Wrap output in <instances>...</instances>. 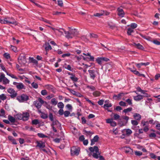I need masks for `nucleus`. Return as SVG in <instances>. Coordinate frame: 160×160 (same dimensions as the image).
I'll use <instances>...</instances> for the list:
<instances>
[{
    "instance_id": "obj_1",
    "label": "nucleus",
    "mask_w": 160,
    "mask_h": 160,
    "mask_svg": "<svg viewBox=\"0 0 160 160\" xmlns=\"http://www.w3.org/2000/svg\"><path fill=\"white\" fill-rule=\"evenodd\" d=\"M0 22L2 24H12L17 25V23L16 21L12 18L7 17L2 19L0 18Z\"/></svg>"
},
{
    "instance_id": "obj_2",
    "label": "nucleus",
    "mask_w": 160,
    "mask_h": 160,
    "mask_svg": "<svg viewBox=\"0 0 160 160\" xmlns=\"http://www.w3.org/2000/svg\"><path fill=\"white\" fill-rule=\"evenodd\" d=\"M89 149L91 152H95L96 153H93L92 155L93 157L96 158H99V155L100 153L99 152V149L98 147L95 146L93 147H90Z\"/></svg>"
},
{
    "instance_id": "obj_3",
    "label": "nucleus",
    "mask_w": 160,
    "mask_h": 160,
    "mask_svg": "<svg viewBox=\"0 0 160 160\" xmlns=\"http://www.w3.org/2000/svg\"><path fill=\"white\" fill-rule=\"evenodd\" d=\"M58 31L61 33V35H63V32L65 34V37L68 39L72 38V37L71 36L69 32H67L64 29L62 28H60L59 29H56V31Z\"/></svg>"
},
{
    "instance_id": "obj_4",
    "label": "nucleus",
    "mask_w": 160,
    "mask_h": 160,
    "mask_svg": "<svg viewBox=\"0 0 160 160\" xmlns=\"http://www.w3.org/2000/svg\"><path fill=\"white\" fill-rule=\"evenodd\" d=\"M80 149L79 147H73L71 149V153L72 156H78V155Z\"/></svg>"
},
{
    "instance_id": "obj_5",
    "label": "nucleus",
    "mask_w": 160,
    "mask_h": 160,
    "mask_svg": "<svg viewBox=\"0 0 160 160\" xmlns=\"http://www.w3.org/2000/svg\"><path fill=\"white\" fill-rule=\"evenodd\" d=\"M29 99L28 96L25 94H22L21 95L18 96L17 97V99L20 102H23L27 101Z\"/></svg>"
},
{
    "instance_id": "obj_6",
    "label": "nucleus",
    "mask_w": 160,
    "mask_h": 160,
    "mask_svg": "<svg viewBox=\"0 0 160 160\" xmlns=\"http://www.w3.org/2000/svg\"><path fill=\"white\" fill-rule=\"evenodd\" d=\"M18 61L22 66L24 65L27 62L26 57L23 54H20L18 58Z\"/></svg>"
},
{
    "instance_id": "obj_7",
    "label": "nucleus",
    "mask_w": 160,
    "mask_h": 160,
    "mask_svg": "<svg viewBox=\"0 0 160 160\" xmlns=\"http://www.w3.org/2000/svg\"><path fill=\"white\" fill-rule=\"evenodd\" d=\"M43 103L44 101L41 98H39L38 100L34 102V104L38 108H39Z\"/></svg>"
},
{
    "instance_id": "obj_8",
    "label": "nucleus",
    "mask_w": 160,
    "mask_h": 160,
    "mask_svg": "<svg viewBox=\"0 0 160 160\" xmlns=\"http://www.w3.org/2000/svg\"><path fill=\"white\" fill-rule=\"evenodd\" d=\"M7 91L10 94V97L12 98L15 97L17 95V93L12 88H9L8 89Z\"/></svg>"
},
{
    "instance_id": "obj_9",
    "label": "nucleus",
    "mask_w": 160,
    "mask_h": 160,
    "mask_svg": "<svg viewBox=\"0 0 160 160\" xmlns=\"http://www.w3.org/2000/svg\"><path fill=\"white\" fill-rule=\"evenodd\" d=\"M13 84L15 85L17 89H25L24 84L22 83H18L16 82H13Z\"/></svg>"
},
{
    "instance_id": "obj_10",
    "label": "nucleus",
    "mask_w": 160,
    "mask_h": 160,
    "mask_svg": "<svg viewBox=\"0 0 160 160\" xmlns=\"http://www.w3.org/2000/svg\"><path fill=\"white\" fill-rule=\"evenodd\" d=\"M36 143V147L39 148L40 149L44 148L45 147V142L42 141H37Z\"/></svg>"
},
{
    "instance_id": "obj_11",
    "label": "nucleus",
    "mask_w": 160,
    "mask_h": 160,
    "mask_svg": "<svg viewBox=\"0 0 160 160\" xmlns=\"http://www.w3.org/2000/svg\"><path fill=\"white\" fill-rule=\"evenodd\" d=\"M109 14V13L106 11H102L100 12L94 14V16L96 17H100L102 15H107Z\"/></svg>"
},
{
    "instance_id": "obj_12",
    "label": "nucleus",
    "mask_w": 160,
    "mask_h": 160,
    "mask_svg": "<svg viewBox=\"0 0 160 160\" xmlns=\"http://www.w3.org/2000/svg\"><path fill=\"white\" fill-rule=\"evenodd\" d=\"M22 120L26 121L28 120L29 117V114L27 112H23L22 113Z\"/></svg>"
},
{
    "instance_id": "obj_13",
    "label": "nucleus",
    "mask_w": 160,
    "mask_h": 160,
    "mask_svg": "<svg viewBox=\"0 0 160 160\" xmlns=\"http://www.w3.org/2000/svg\"><path fill=\"white\" fill-rule=\"evenodd\" d=\"M106 121V122L110 123L112 126L115 127L116 125V123L115 122L113 121V119H108Z\"/></svg>"
},
{
    "instance_id": "obj_14",
    "label": "nucleus",
    "mask_w": 160,
    "mask_h": 160,
    "mask_svg": "<svg viewBox=\"0 0 160 160\" xmlns=\"http://www.w3.org/2000/svg\"><path fill=\"white\" fill-rule=\"evenodd\" d=\"M88 72L90 75V78L94 80L96 77L95 71L94 70H89Z\"/></svg>"
},
{
    "instance_id": "obj_15",
    "label": "nucleus",
    "mask_w": 160,
    "mask_h": 160,
    "mask_svg": "<svg viewBox=\"0 0 160 160\" xmlns=\"http://www.w3.org/2000/svg\"><path fill=\"white\" fill-rule=\"evenodd\" d=\"M144 96L141 95H138L136 96L133 97V99L136 101H138L142 99Z\"/></svg>"
},
{
    "instance_id": "obj_16",
    "label": "nucleus",
    "mask_w": 160,
    "mask_h": 160,
    "mask_svg": "<svg viewBox=\"0 0 160 160\" xmlns=\"http://www.w3.org/2000/svg\"><path fill=\"white\" fill-rule=\"evenodd\" d=\"M118 15L121 17H124V13L122 9L120 8H118L117 9Z\"/></svg>"
},
{
    "instance_id": "obj_17",
    "label": "nucleus",
    "mask_w": 160,
    "mask_h": 160,
    "mask_svg": "<svg viewBox=\"0 0 160 160\" xmlns=\"http://www.w3.org/2000/svg\"><path fill=\"white\" fill-rule=\"evenodd\" d=\"M52 123L51 124V126H56L57 127L58 126L60 127V128L61 127V124L59 122L58 120L55 119L54 120L52 121Z\"/></svg>"
},
{
    "instance_id": "obj_18",
    "label": "nucleus",
    "mask_w": 160,
    "mask_h": 160,
    "mask_svg": "<svg viewBox=\"0 0 160 160\" xmlns=\"http://www.w3.org/2000/svg\"><path fill=\"white\" fill-rule=\"evenodd\" d=\"M99 137L97 135L94 136L93 138L91 140V145H93L95 144V143L97 142L98 140Z\"/></svg>"
},
{
    "instance_id": "obj_19",
    "label": "nucleus",
    "mask_w": 160,
    "mask_h": 160,
    "mask_svg": "<svg viewBox=\"0 0 160 160\" xmlns=\"http://www.w3.org/2000/svg\"><path fill=\"white\" fill-rule=\"evenodd\" d=\"M69 32L71 36L73 37V36H76L78 35V32L76 29H72L71 32V33Z\"/></svg>"
},
{
    "instance_id": "obj_20",
    "label": "nucleus",
    "mask_w": 160,
    "mask_h": 160,
    "mask_svg": "<svg viewBox=\"0 0 160 160\" xmlns=\"http://www.w3.org/2000/svg\"><path fill=\"white\" fill-rule=\"evenodd\" d=\"M133 116L134 118L137 120L139 121L141 118V115L139 114L138 113H134Z\"/></svg>"
},
{
    "instance_id": "obj_21",
    "label": "nucleus",
    "mask_w": 160,
    "mask_h": 160,
    "mask_svg": "<svg viewBox=\"0 0 160 160\" xmlns=\"http://www.w3.org/2000/svg\"><path fill=\"white\" fill-rule=\"evenodd\" d=\"M29 62L30 63H32L35 64H37L38 63L37 61L34 59L33 58L29 57Z\"/></svg>"
},
{
    "instance_id": "obj_22",
    "label": "nucleus",
    "mask_w": 160,
    "mask_h": 160,
    "mask_svg": "<svg viewBox=\"0 0 160 160\" xmlns=\"http://www.w3.org/2000/svg\"><path fill=\"white\" fill-rule=\"evenodd\" d=\"M22 114L21 113H18L16 114L15 116V118L18 120H22Z\"/></svg>"
},
{
    "instance_id": "obj_23",
    "label": "nucleus",
    "mask_w": 160,
    "mask_h": 160,
    "mask_svg": "<svg viewBox=\"0 0 160 160\" xmlns=\"http://www.w3.org/2000/svg\"><path fill=\"white\" fill-rule=\"evenodd\" d=\"M8 119L11 122H14L15 121V119L12 116L9 115L8 116Z\"/></svg>"
},
{
    "instance_id": "obj_24",
    "label": "nucleus",
    "mask_w": 160,
    "mask_h": 160,
    "mask_svg": "<svg viewBox=\"0 0 160 160\" xmlns=\"http://www.w3.org/2000/svg\"><path fill=\"white\" fill-rule=\"evenodd\" d=\"M124 94L123 93H120L118 94L117 95H115L113 96V98L117 99H119L122 96V95Z\"/></svg>"
},
{
    "instance_id": "obj_25",
    "label": "nucleus",
    "mask_w": 160,
    "mask_h": 160,
    "mask_svg": "<svg viewBox=\"0 0 160 160\" xmlns=\"http://www.w3.org/2000/svg\"><path fill=\"white\" fill-rule=\"evenodd\" d=\"M96 61L100 65H102L103 62L101 57L98 58L96 59Z\"/></svg>"
},
{
    "instance_id": "obj_26",
    "label": "nucleus",
    "mask_w": 160,
    "mask_h": 160,
    "mask_svg": "<svg viewBox=\"0 0 160 160\" xmlns=\"http://www.w3.org/2000/svg\"><path fill=\"white\" fill-rule=\"evenodd\" d=\"M51 102L52 104L54 106H56L58 103V101L55 98H52L51 100Z\"/></svg>"
},
{
    "instance_id": "obj_27",
    "label": "nucleus",
    "mask_w": 160,
    "mask_h": 160,
    "mask_svg": "<svg viewBox=\"0 0 160 160\" xmlns=\"http://www.w3.org/2000/svg\"><path fill=\"white\" fill-rule=\"evenodd\" d=\"M45 45L46 47L45 48V49L46 51H47V50H49L52 49V47L48 43H46L45 44Z\"/></svg>"
},
{
    "instance_id": "obj_28",
    "label": "nucleus",
    "mask_w": 160,
    "mask_h": 160,
    "mask_svg": "<svg viewBox=\"0 0 160 160\" xmlns=\"http://www.w3.org/2000/svg\"><path fill=\"white\" fill-rule=\"evenodd\" d=\"M41 117L42 118L45 119L48 117V114L44 112H42Z\"/></svg>"
},
{
    "instance_id": "obj_29",
    "label": "nucleus",
    "mask_w": 160,
    "mask_h": 160,
    "mask_svg": "<svg viewBox=\"0 0 160 160\" xmlns=\"http://www.w3.org/2000/svg\"><path fill=\"white\" fill-rule=\"evenodd\" d=\"M92 94L95 97L99 96L101 94V92L98 91H95Z\"/></svg>"
},
{
    "instance_id": "obj_30",
    "label": "nucleus",
    "mask_w": 160,
    "mask_h": 160,
    "mask_svg": "<svg viewBox=\"0 0 160 160\" xmlns=\"http://www.w3.org/2000/svg\"><path fill=\"white\" fill-rule=\"evenodd\" d=\"M125 152L126 153H132V150L129 147H126L125 149Z\"/></svg>"
},
{
    "instance_id": "obj_31",
    "label": "nucleus",
    "mask_w": 160,
    "mask_h": 160,
    "mask_svg": "<svg viewBox=\"0 0 160 160\" xmlns=\"http://www.w3.org/2000/svg\"><path fill=\"white\" fill-rule=\"evenodd\" d=\"M58 104V107L60 109H63L64 107L63 103L62 102H60Z\"/></svg>"
},
{
    "instance_id": "obj_32",
    "label": "nucleus",
    "mask_w": 160,
    "mask_h": 160,
    "mask_svg": "<svg viewBox=\"0 0 160 160\" xmlns=\"http://www.w3.org/2000/svg\"><path fill=\"white\" fill-rule=\"evenodd\" d=\"M133 44L135 46L139 49H142L143 48V46L139 43H134Z\"/></svg>"
},
{
    "instance_id": "obj_33",
    "label": "nucleus",
    "mask_w": 160,
    "mask_h": 160,
    "mask_svg": "<svg viewBox=\"0 0 160 160\" xmlns=\"http://www.w3.org/2000/svg\"><path fill=\"white\" fill-rule=\"evenodd\" d=\"M132 110V108H131V107L128 108H127L124 109L123 110V112H125V113H127L128 112H130Z\"/></svg>"
},
{
    "instance_id": "obj_34",
    "label": "nucleus",
    "mask_w": 160,
    "mask_h": 160,
    "mask_svg": "<svg viewBox=\"0 0 160 160\" xmlns=\"http://www.w3.org/2000/svg\"><path fill=\"white\" fill-rule=\"evenodd\" d=\"M32 124L33 125H37L39 123V120L38 119H35L32 121Z\"/></svg>"
},
{
    "instance_id": "obj_35",
    "label": "nucleus",
    "mask_w": 160,
    "mask_h": 160,
    "mask_svg": "<svg viewBox=\"0 0 160 160\" xmlns=\"http://www.w3.org/2000/svg\"><path fill=\"white\" fill-rule=\"evenodd\" d=\"M3 81V83L4 84H8L9 83V81L6 78H4V79L2 81Z\"/></svg>"
},
{
    "instance_id": "obj_36",
    "label": "nucleus",
    "mask_w": 160,
    "mask_h": 160,
    "mask_svg": "<svg viewBox=\"0 0 160 160\" xmlns=\"http://www.w3.org/2000/svg\"><path fill=\"white\" fill-rule=\"evenodd\" d=\"M7 98V97L6 95L4 94H2L0 95V99L4 101Z\"/></svg>"
},
{
    "instance_id": "obj_37",
    "label": "nucleus",
    "mask_w": 160,
    "mask_h": 160,
    "mask_svg": "<svg viewBox=\"0 0 160 160\" xmlns=\"http://www.w3.org/2000/svg\"><path fill=\"white\" fill-rule=\"evenodd\" d=\"M134 153L135 155L137 156H140L142 155V152L141 151H135Z\"/></svg>"
},
{
    "instance_id": "obj_38",
    "label": "nucleus",
    "mask_w": 160,
    "mask_h": 160,
    "mask_svg": "<svg viewBox=\"0 0 160 160\" xmlns=\"http://www.w3.org/2000/svg\"><path fill=\"white\" fill-rule=\"evenodd\" d=\"M31 85L32 87L35 89H37L38 88V85L37 83L34 82H33L32 84Z\"/></svg>"
},
{
    "instance_id": "obj_39",
    "label": "nucleus",
    "mask_w": 160,
    "mask_h": 160,
    "mask_svg": "<svg viewBox=\"0 0 160 160\" xmlns=\"http://www.w3.org/2000/svg\"><path fill=\"white\" fill-rule=\"evenodd\" d=\"M70 78L74 82H77L78 80V78L74 75H72L70 77Z\"/></svg>"
},
{
    "instance_id": "obj_40",
    "label": "nucleus",
    "mask_w": 160,
    "mask_h": 160,
    "mask_svg": "<svg viewBox=\"0 0 160 160\" xmlns=\"http://www.w3.org/2000/svg\"><path fill=\"white\" fill-rule=\"evenodd\" d=\"M49 118L50 121L52 122L54 120V117L52 113H50L49 115Z\"/></svg>"
},
{
    "instance_id": "obj_41",
    "label": "nucleus",
    "mask_w": 160,
    "mask_h": 160,
    "mask_svg": "<svg viewBox=\"0 0 160 160\" xmlns=\"http://www.w3.org/2000/svg\"><path fill=\"white\" fill-rule=\"evenodd\" d=\"M133 31V29L129 28L128 29L127 33L128 35H130L132 32Z\"/></svg>"
},
{
    "instance_id": "obj_42",
    "label": "nucleus",
    "mask_w": 160,
    "mask_h": 160,
    "mask_svg": "<svg viewBox=\"0 0 160 160\" xmlns=\"http://www.w3.org/2000/svg\"><path fill=\"white\" fill-rule=\"evenodd\" d=\"M63 114L65 117H68L70 114V112L69 111H66L64 112Z\"/></svg>"
},
{
    "instance_id": "obj_43",
    "label": "nucleus",
    "mask_w": 160,
    "mask_h": 160,
    "mask_svg": "<svg viewBox=\"0 0 160 160\" xmlns=\"http://www.w3.org/2000/svg\"><path fill=\"white\" fill-rule=\"evenodd\" d=\"M132 124L134 125H137L138 124V122L135 120H132L131 121Z\"/></svg>"
},
{
    "instance_id": "obj_44",
    "label": "nucleus",
    "mask_w": 160,
    "mask_h": 160,
    "mask_svg": "<svg viewBox=\"0 0 160 160\" xmlns=\"http://www.w3.org/2000/svg\"><path fill=\"white\" fill-rule=\"evenodd\" d=\"M152 100L151 98H147L146 101V103H151L152 102Z\"/></svg>"
},
{
    "instance_id": "obj_45",
    "label": "nucleus",
    "mask_w": 160,
    "mask_h": 160,
    "mask_svg": "<svg viewBox=\"0 0 160 160\" xmlns=\"http://www.w3.org/2000/svg\"><path fill=\"white\" fill-rule=\"evenodd\" d=\"M148 122H149V123H150L151 124H154L155 123L157 124V123L158 122L156 121H154L153 119H151L149 120V121H148Z\"/></svg>"
},
{
    "instance_id": "obj_46",
    "label": "nucleus",
    "mask_w": 160,
    "mask_h": 160,
    "mask_svg": "<svg viewBox=\"0 0 160 160\" xmlns=\"http://www.w3.org/2000/svg\"><path fill=\"white\" fill-rule=\"evenodd\" d=\"M132 132V131L130 129H128L126 130V134L128 135L131 134Z\"/></svg>"
},
{
    "instance_id": "obj_47",
    "label": "nucleus",
    "mask_w": 160,
    "mask_h": 160,
    "mask_svg": "<svg viewBox=\"0 0 160 160\" xmlns=\"http://www.w3.org/2000/svg\"><path fill=\"white\" fill-rule=\"evenodd\" d=\"M149 122L148 121H142L141 122V124L143 126H145L147 125L148 124Z\"/></svg>"
},
{
    "instance_id": "obj_48",
    "label": "nucleus",
    "mask_w": 160,
    "mask_h": 160,
    "mask_svg": "<svg viewBox=\"0 0 160 160\" xmlns=\"http://www.w3.org/2000/svg\"><path fill=\"white\" fill-rule=\"evenodd\" d=\"M38 135L40 138H44L47 137V136L42 133H38Z\"/></svg>"
},
{
    "instance_id": "obj_49",
    "label": "nucleus",
    "mask_w": 160,
    "mask_h": 160,
    "mask_svg": "<svg viewBox=\"0 0 160 160\" xmlns=\"http://www.w3.org/2000/svg\"><path fill=\"white\" fill-rule=\"evenodd\" d=\"M58 5L62 7L63 6V3L62 0H58Z\"/></svg>"
},
{
    "instance_id": "obj_50",
    "label": "nucleus",
    "mask_w": 160,
    "mask_h": 160,
    "mask_svg": "<svg viewBox=\"0 0 160 160\" xmlns=\"http://www.w3.org/2000/svg\"><path fill=\"white\" fill-rule=\"evenodd\" d=\"M41 94L43 96L46 95L47 94V92L46 90H42L41 92Z\"/></svg>"
},
{
    "instance_id": "obj_51",
    "label": "nucleus",
    "mask_w": 160,
    "mask_h": 160,
    "mask_svg": "<svg viewBox=\"0 0 160 160\" xmlns=\"http://www.w3.org/2000/svg\"><path fill=\"white\" fill-rule=\"evenodd\" d=\"M119 104L121 106H127L126 103L125 102H123L122 101H121L119 102Z\"/></svg>"
},
{
    "instance_id": "obj_52",
    "label": "nucleus",
    "mask_w": 160,
    "mask_h": 160,
    "mask_svg": "<svg viewBox=\"0 0 160 160\" xmlns=\"http://www.w3.org/2000/svg\"><path fill=\"white\" fill-rule=\"evenodd\" d=\"M5 78L4 74L2 72L0 73V78L2 80Z\"/></svg>"
},
{
    "instance_id": "obj_53",
    "label": "nucleus",
    "mask_w": 160,
    "mask_h": 160,
    "mask_svg": "<svg viewBox=\"0 0 160 160\" xmlns=\"http://www.w3.org/2000/svg\"><path fill=\"white\" fill-rule=\"evenodd\" d=\"M87 88L92 91L95 90L96 89L95 87L92 86H87Z\"/></svg>"
},
{
    "instance_id": "obj_54",
    "label": "nucleus",
    "mask_w": 160,
    "mask_h": 160,
    "mask_svg": "<svg viewBox=\"0 0 160 160\" xmlns=\"http://www.w3.org/2000/svg\"><path fill=\"white\" fill-rule=\"evenodd\" d=\"M137 25L135 23H132L130 25L132 29H134L136 28L137 27Z\"/></svg>"
},
{
    "instance_id": "obj_55",
    "label": "nucleus",
    "mask_w": 160,
    "mask_h": 160,
    "mask_svg": "<svg viewBox=\"0 0 160 160\" xmlns=\"http://www.w3.org/2000/svg\"><path fill=\"white\" fill-rule=\"evenodd\" d=\"M152 42H153L154 44L157 45H160V42L157 40H155L153 41H152Z\"/></svg>"
},
{
    "instance_id": "obj_56",
    "label": "nucleus",
    "mask_w": 160,
    "mask_h": 160,
    "mask_svg": "<svg viewBox=\"0 0 160 160\" xmlns=\"http://www.w3.org/2000/svg\"><path fill=\"white\" fill-rule=\"evenodd\" d=\"M120 117V116L117 114H114V118L115 120H118L119 118Z\"/></svg>"
},
{
    "instance_id": "obj_57",
    "label": "nucleus",
    "mask_w": 160,
    "mask_h": 160,
    "mask_svg": "<svg viewBox=\"0 0 160 160\" xmlns=\"http://www.w3.org/2000/svg\"><path fill=\"white\" fill-rule=\"evenodd\" d=\"M101 58H102V59L103 62L104 61L106 62H107L109 61L110 60L109 59H108L107 58L104 57H101Z\"/></svg>"
},
{
    "instance_id": "obj_58",
    "label": "nucleus",
    "mask_w": 160,
    "mask_h": 160,
    "mask_svg": "<svg viewBox=\"0 0 160 160\" xmlns=\"http://www.w3.org/2000/svg\"><path fill=\"white\" fill-rule=\"evenodd\" d=\"M90 37L93 38H97L98 37V36L97 34L93 33L90 34Z\"/></svg>"
},
{
    "instance_id": "obj_59",
    "label": "nucleus",
    "mask_w": 160,
    "mask_h": 160,
    "mask_svg": "<svg viewBox=\"0 0 160 160\" xmlns=\"http://www.w3.org/2000/svg\"><path fill=\"white\" fill-rule=\"evenodd\" d=\"M64 112L63 109H60L58 111V113L60 115H62L64 114Z\"/></svg>"
},
{
    "instance_id": "obj_60",
    "label": "nucleus",
    "mask_w": 160,
    "mask_h": 160,
    "mask_svg": "<svg viewBox=\"0 0 160 160\" xmlns=\"http://www.w3.org/2000/svg\"><path fill=\"white\" fill-rule=\"evenodd\" d=\"M112 104L111 103L105 104L104 105V108H109L112 106Z\"/></svg>"
},
{
    "instance_id": "obj_61",
    "label": "nucleus",
    "mask_w": 160,
    "mask_h": 160,
    "mask_svg": "<svg viewBox=\"0 0 160 160\" xmlns=\"http://www.w3.org/2000/svg\"><path fill=\"white\" fill-rule=\"evenodd\" d=\"M126 102L129 105H131L132 104V100L130 99H128L126 100Z\"/></svg>"
},
{
    "instance_id": "obj_62",
    "label": "nucleus",
    "mask_w": 160,
    "mask_h": 160,
    "mask_svg": "<svg viewBox=\"0 0 160 160\" xmlns=\"http://www.w3.org/2000/svg\"><path fill=\"white\" fill-rule=\"evenodd\" d=\"M4 57L7 59L9 58L10 57V54L8 53H5L4 54Z\"/></svg>"
},
{
    "instance_id": "obj_63",
    "label": "nucleus",
    "mask_w": 160,
    "mask_h": 160,
    "mask_svg": "<svg viewBox=\"0 0 160 160\" xmlns=\"http://www.w3.org/2000/svg\"><path fill=\"white\" fill-rule=\"evenodd\" d=\"M85 99L86 101H87L90 103L92 104V105H95L88 98H85Z\"/></svg>"
},
{
    "instance_id": "obj_64",
    "label": "nucleus",
    "mask_w": 160,
    "mask_h": 160,
    "mask_svg": "<svg viewBox=\"0 0 160 160\" xmlns=\"http://www.w3.org/2000/svg\"><path fill=\"white\" fill-rule=\"evenodd\" d=\"M66 108L69 110H71L72 109V107L71 104H68L66 106Z\"/></svg>"
}]
</instances>
